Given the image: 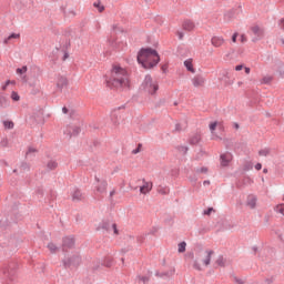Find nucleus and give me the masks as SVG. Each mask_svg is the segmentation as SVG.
<instances>
[{
  "mask_svg": "<svg viewBox=\"0 0 284 284\" xmlns=\"http://www.w3.org/2000/svg\"><path fill=\"white\" fill-rule=\"evenodd\" d=\"M244 68H245V65L239 64V65L235 67V71L241 72V70H244Z\"/></svg>",
  "mask_w": 284,
  "mask_h": 284,
  "instance_id": "4c0bfd02",
  "label": "nucleus"
},
{
  "mask_svg": "<svg viewBox=\"0 0 284 284\" xmlns=\"http://www.w3.org/2000/svg\"><path fill=\"white\" fill-rule=\"evenodd\" d=\"M74 245V237H64L63 246L64 247H72Z\"/></svg>",
  "mask_w": 284,
  "mask_h": 284,
  "instance_id": "f3484780",
  "label": "nucleus"
},
{
  "mask_svg": "<svg viewBox=\"0 0 284 284\" xmlns=\"http://www.w3.org/2000/svg\"><path fill=\"white\" fill-rule=\"evenodd\" d=\"M57 88H59L60 90L65 88V85H68V78L63 77V75H58L57 80Z\"/></svg>",
  "mask_w": 284,
  "mask_h": 284,
  "instance_id": "9b49d317",
  "label": "nucleus"
},
{
  "mask_svg": "<svg viewBox=\"0 0 284 284\" xmlns=\"http://www.w3.org/2000/svg\"><path fill=\"white\" fill-rule=\"evenodd\" d=\"M275 72L280 73V77H284V64L283 63L276 64Z\"/></svg>",
  "mask_w": 284,
  "mask_h": 284,
  "instance_id": "412c9836",
  "label": "nucleus"
},
{
  "mask_svg": "<svg viewBox=\"0 0 284 284\" xmlns=\"http://www.w3.org/2000/svg\"><path fill=\"white\" fill-rule=\"evenodd\" d=\"M16 81H10V80H8L6 83H4V85H2V90L3 91H6V90H8V85H16Z\"/></svg>",
  "mask_w": 284,
  "mask_h": 284,
  "instance_id": "c756f323",
  "label": "nucleus"
},
{
  "mask_svg": "<svg viewBox=\"0 0 284 284\" xmlns=\"http://www.w3.org/2000/svg\"><path fill=\"white\" fill-rule=\"evenodd\" d=\"M219 125H221V123L219 122H212L209 128L211 130V132L214 134V130H216V128H219Z\"/></svg>",
  "mask_w": 284,
  "mask_h": 284,
  "instance_id": "cd10ccee",
  "label": "nucleus"
},
{
  "mask_svg": "<svg viewBox=\"0 0 284 284\" xmlns=\"http://www.w3.org/2000/svg\"><path fill=\"white\" fill-rule=\"evenodd\" d=\"M21 34L19 33H12L8 37V39L4 40V43H8V41H11V39H19Z\"/></svg>",
  "mask_w": 284,
  "mask_h": 284,
  "instance_id": "a878e982",
  "label": "nucleus"
},
{
  "mask_svg": "<svg viewBox=\"0 0 284 284\" xmlns=\"http://www.w3.org/2000/svg\"><path fill=\"white\" fill-rule=\"evenodd\" d=\"M194 28H196L194 22H192L190 20H185L183 22V30H186V32H192V30H194Z\"/></svg>",
  "mask_w": 284,
  "mask_h": 284,
  "instance_id": "f8f14e48",
  "label": "nucleus"
},
{
  "mask_svg": "<svg viewBox=\"0 0 284 284\" xmlns=\"http://www.w3.org/2000/svg\"><path fill=\"white\" fill-rule=\"evenodd\" d=\"M95 190L99 194H104V192L108 190V182H105L104 180H98Z\"/></svg>",
  "mask_w": 284,
  "mask_h": 284,
  "instance_id": "1a4fd4ad",
  "label": "nucleus"
},
{
  "mask_svg": "<svg viewBox=\"0 0 284 284\" xmlns=\"http://www.w3.org/2000/svg\"><path fill=\"white\" fill-rule=\"evenodd\" d=\"M272 150L270 148H264L258 151V156H270Z\"/></svg>",
  "mask_w": 284,
  "mask_h": 284,
  "instance_id": "aec40b11",
  "label": "nucleus"
},
{
  "mask_svg": "<svg viewBox=\"0 0 284 284\" xmlns=\"http://www.w3.org/2000/svg\"><path fill=\"white\" fill-rule=\"evenodd\" d=\"M216 141H221V136H219V135H215V138H214Z\"/></svg>",
  "mask_w": 284,
  "mask_h": 284,
  "instance_id": "09e8293b",
  "label": "nucleus"
},
{
  "mask_svg": "<svg viewBox=\"0 0 284 284\" xmlns=\"http://www.w3.org/2000/svg\"><path fill=\"white\" fill-rule=\"evenodd\" d=\"M233 159H234V155H232V153H230V152H225V153L221 154L220 155L221 166L227 168V165H230V163H232Z\"/></svg>",
  "mask_w": 284,
  "mask_h": 284,
  "instance_id": "0eeeda50",
  "label": "nucleus"
},
{
  "mask_svg": "<svg viewBox=\"0 0 284 284\" xmlns=\"http://www.w3.org/2000/svg\"><path fill=\"white\" fill-rule=\"evenodd\" d=\"M212 212H214V209L213 207H209L206 211H204V214L206 216H210V214H212Z\"/></svg>",
  "mask_w": 284,
  "mask_h": 284,
  "instance_id": "c9c22d12",
  "label": "nucleus"
},
{
  "mask_svg": "<svg viewBox=\"0 0 284 284\" xmlns=\"http://www.w3.org/2000/svg\"><path fill=\"white\" fill-rule=\"evenodd\" d=\"M140 90H142L144 94L154 97L156 92H159V82L150 75H146L141 84Z\"/></svg>",
  "mask_w": 284,
  "mask_h": 284,
  "instance_id": "20e7f679",
  "label": "nucleus"
},
{
  "mask_svg": "<svg viewBox=\"0 0 284 284\" xmlns=\"http://www.w3.org/2000/svg\"><path fill=\"white\" fill-rule=\"evenodd\" d=\"M136 185H140V194H150L154 184L152 181H146L145 179H138L135 181Z\"/></svg>",
  "mask_w": 284,
  "mask_h": 284,
  "instance_id": "423d86ee",
  "label": "nucleus"
},
{
  "mask_svg": "<svg viewBox=\"0 0 284 284\" xmlns=\"http://www.w3.org/2000/svg\"><path fill=\"white\" fill-rule=\"evenodd\" d=\"M192 83L194 88H203V85H205V78H203V75H195L192 79Z\"/></svg>",
  "mask_w": 284,
  "mask_h": 284,
  "instance_id": "9d476101",
  "label": "nucleus"
},
{
  "mask_svg": "<svg viewBox=\"0 0 284 284\" xmlns=\"http://www.w3.org/2000/svg\"><path fill=\"white\" fill-rule=\"evenodd\" d=\"M239 38V33H234L233 36H232V41H233V43H236V39Z\"/></svg>",
  "mask_w": 284,
  "mask_h": 284,
  "instance_id": "58836bf2",
  "label": "nucleus"
},
{
  "mask_svg": "<svg viewBox=\"0 0 284 284\" xmlns=\"http://www.w3.org/2000/svg\"><path fill=\"white\" fill-rule=\"evenodd\" d=\"M184 65L189 72H192L194 74L196 71L194 70V65L192 64V59H187L184 61Z\"/></svg>",
  "mask_w": 284,
  "mask_h": 284,
  "instance_id": "2eb2a0df",
  "label": "nucleus"
},
{
  "mask_svg": "<svg viewBox=\"0 0 284 284\" xmlns=\"http://www.w3.org/2000/svg\"><path fill=\"white\" fill-rule=\"evenodd\" d=\"M280 28H282V30H284V19L280 20Z\"/></svg>",
  "mask_w": 284,
  "mask_h": 284,
  "instance_id": "c03bdc74",
  "label": "nucleus"
},
{
  "mask_svg": "<svg viewBox=\"0 0 284 284\" xmlns=\"http://www.w3.org/2000/svg\"><path fill=\"white\" fill-rule=\"evenodd\" d=\"M235 282H236L237 284H244V283H245V282H243V280H239V278H236Z\"/></svg>",
  "mask_w": 284,
  "mask_h": 284,
  "instance_id": "49530a36",
  "label": "nucleus"
},
{
  "mask_svg": "<svg viewBox=\"0 0 284 284\" xmlns=\"http://www.w3.org/2000/svg\"><path fill=\"white\" fill-rule=\"evenodd\" d=\"M4 128H7L8 130H12V128H14V122L6 121L4 122Z\"/></svg>",
  "mask_w": 284,
  "mask_h": 284,
  "instance_id": "473e14b6",
  "label": "nucleus"
},
{
  "mask_svg": "<svg viewBox=\"0 0 284 284\" xmlns=\"http://www.w3.org/2000/svg\"><path fill=\"white\" fill-rule=\"evenodd\" d=\"M190 256L191 258H193V261L191 262L193 270H196V272H203L205 267H207L212 262V256H214V251L201 250V251H197L195 255L192 253L186 254V257H190Z\"/></svg>",
  "mask_w": 284,
  "mask_h": 284,
  "instance_id": "f03ea898",
  "label": "nucleus"
},
{
  "mask_svg": "<svg viewBox=\"0 0 284 284\" xmlns=\"http://www.w3.org/2000/svg\"><path fill=\"white\" fill-rule=\"evenodd\" d=\"M275 212L277 214H282V216H284V203L283 204H277L275 207H274Z\"/></svg>",
  "mask_w": 284,
  "mask_h": 284,
  "instance_id": "4be33fe9",
  "label": "nucleus"
},
{
  "mask_svg": "<svg viewBox=\"0 0 284 284\" xmlns=\"http://www.w3.org/2000/svg\"><path fill=\"white\" fill-rule=\"evenodd\" d=\"M197 172H202V173L205 174L207 172V169L206 168H201V169L197 170Z\"/></svg>",
  "mask_w": 284,
  "mask_h": 284,
  "instance_id": "37998d69",
  "label": "nucleus"
},
{
  "mask_svg": "<svg viewBox=\"0 0 284 284\" xmlns=\"http://www.w3.org/2000/svg\"><path fill=\"white\" fill-rule=\"evenodd\" d=\"M112 229L114 230V234H118V233H119V231H116V224H113V225H112Z\"/></svg>",
  "mask_w": 284,
  "mask_h": 284,
  "instance_id": "a18cd8bd",
  "label": "nucleus"
},
{
  "mask_svg": "<svg viewBox=\"0 0 284 284\" xmlns=\"http://www.w3.org/2000/svg\"><path fill=\"white\" fill-rule=\"evenodd\" d=\"M62 112H63L64 114H68V108H63V109H62Z\"/></svg>",
  "mask_w": 284,
  "mask_h": 284,
  "instance_id": "de8ad7c7",
  "label": "nucleus"
},
{
  "mask_svg": "<svg viewBox=\"0 0 284 284\" xmlns=\"http://www.w3.org/2000/svg\"><path fill=\"white\" fill-rule=\"evenodd\" d=\"M244 72H245V74H250V72H252V70L250 69V67H244Z\"/></svg>",
  "mask_w": 284,
  "mask_h": 284,
  "instance_id": "ea45409f",
  "label": "nucleus"
},
{
  "mask_svg": "<svg viewBox=\"0 0 284 284\" xmlns=\"http://www.w3.org/2000/svg\"><path fill=\"white\" fill-rule=\"evenodd\" d=\"M251 34L253 43H256L257 41L265 39V28L254 24L251 27Z\"/></svg>",
  "mask_w": 284,
  "mask_h": 284,
  "instance_id": "39448f33",
  "label": "nucleus"
},
{
  "mask_svg": "<svg viewBox=\"0 0 284 284\" xmlns=\"http://www.w3.org/2000/svg\"><path fill=\"white\" fill-rule=\"evenodd\" d=\"M16 72L17 74H26V72H28V67L18 68Z\"/></svg>",
  "mask_w": 284,
  "mask_h": 284,
  "instance_id": "c85d7f7f",
  "label": "nucleus"
},
{
  "mask_svg": "<svg viewBox=\"0 0 284 284\" xmlns=\"http://www.w3.org/2000/svg\"><path fill=\"white\" fill-rule=\"evenodd\" d=\"M11 99H12V101H21V97L16 91H12Z\"/></svg>",
  "mask_w": 284,
  "mask_h": 284,
  "instance_id": "bb28decb",
  "label": "nucleus"
},
{
  "mask_svg": "<svg viewBox=\"0 0 284 284\" xmlns=\"http://www.w3.org/2000/svg\"><path fill=\"white\" fill-rule=\"evenodd\" d=\"M237 85H239V88H241V85H243V82H237Z\"/></svg>",
  "mask_w": 284,
  "mask_h": 284,
  "instance_id": "8fccbe9b",
  "label": "nucleus"
},
{
  "mask_svg": "<svg viewBox=\"0 0 284 284\" xmlns=\"http://www.w3.org/2000/svg\"><path fill=\"white\" fill-rule=\"evenodd\" d=\"M216 264H217V265H224V263H223V257H220V258L216 261Z\"/></svg>",
  "mask_w": 284,
  "mask_h": 284,
  "instance_id": "79ce46f5",
  "label": "nucleus"
},
{
  "mask_svg": "<svg viewBox=\"0 0 284 284\" xmlns=\"http://www.w3.org/2000/svg\"><path fill=\"white\" fill-rule=\"evenodd\" d=\"M281 43L284 45V38H283V39H281Z\"/></svg>",
  "mask_w": 284,
  "mask_h": 284,
  "instance_id": "5fc2aeb1",
  "label": "nucleus"
},
{
  "mask_svg": "<svg viewBox=\"0 0 284 284\" xmlns=\"http://www.w3.org/2000/svg\"><path fill=\"white\" fill-rule=\"evenodd\" d=\"M72 197H73V201H81V199H83V194L81 193V191H75Z\"/></svg>",
  "mask_w": 284,
  "mask_h": 284,
  "instance_id": "5701e85b",
  "label": "nucleus"
},
{
  "mask_svg": "<svg viewBox=\"0 0 284 284\" xmlns=\"http://www.w3.org/2000/svg\"><path fill=\"white\" fill-rule=\"evenodd\" d=\"M47 166H48L49 170H57L59 164L55 161H49Z\"/></svg>",
  "mask_w": 284,
  "mask_h": 284,
  "instance_id": "b1692460",
  "label": "nucleus"
},
{
  "mask_svg": "<svg viewBox=\"0 0 284 284\" xmlns=\"http://www.w3.org/2000/svg\"><path fill=\"white\" fill-rule=\"evenodd\" d=\"M204 185H210V181H204Z\"/></svg>",
  "mask_w": 284,
  "mask_h": 284,
  "instance_id": "3c124183",
  "label": "nucleus"
},
{
  "mask_svg": "<svg viewBox=\"0 0 284 284\" xmlns=\"http://www.w3.org/2000/svg\"><path fill=\"white\" fill-rule=\"evenodd\" d=\"M112 194H114V191H113V192H111V196H112Z\"/></svg>",
  "mask_w": 284,
  "mask_h": 284,
  "instance_id": "4d7b16f0",
  "label": "nucleus"
},
{
  "mask_svg": "<svg viewBox=\"0 0 284 284\" xmlns=\"http://www.w3.org/2000/svg\"><path fill=\"white\" fill-rule=\"evenodd\" d=\"M133 190H139V185L133 186Z\"/></svg>",
  "mask_w": 284,
  "mask_h": 284,
  "instance_id": "864d4df0",
  "label": "nucleus"
},
{
  "mask_svg": "<svg viewBox=\"0 0 284 284\" xmlns=\"http://www.w3.org/2000/svg\"><path fill=\"white\" fill-rule=\"evenodd\" d=\"M246 205H247L251 210H254V207H256V196H254V195H248V196H247V201H246Z\"/></svg>",
  "mask_w": 284,
  "mask_h": 284,
  "instance_id": "ddd939ff",
  "label": "nucleus"
},
{
  "mask_svg": "<svg viewBox=\"0 0 284 284\" xmlns=\"http://www.w3.org/2000/svg\"><path fill=\"white\" fill-rule=\"evenodd\" d=\"M224 44H225V39L223 37L214 36L213 38H211V45H213V48H221Z\"/></svg>",
  "mask_w": 284,
  "mask_h": 284,
  "instance_id": "6e6552de",
  "label": "nucleus"
},
{
  "mask_svg": "<svg viewBox=\"0 0 284 284\" xmlns=\"http://www.w3.org/2000/svg\"><path fill=\"white\" fill-rule=\"evenodd\" d=\"M22 80L26 82V81H28V78L24 75V77L22 78Z\"/></svg>",
  "mask_w": 284,
  "mask_h": 284,
  "instance_id": "603ef678",
  "label": "nucleus"
},
{
  "mask_svg": "<svg viewBox=\"0 0 284 284\" xmlns=\"http://www.w3.org/2000/svg\"><path fill=\"white\" fill-rule=\"evenodd\" d=\"M176 270L174 267L169 268L166 272L161 273L162 278H172Z\"/></svg>",
  "mask_w": 284,
  "mask_h": 284,
  "instance_id": "4468645a",
  "label": "nucleus"
},
{
  "mask_svg": "<svg viewBox=\"0 0 284 284\" xmlns=\"http://www.w3.org/2000/svg\"><path fill=\"white\" fill-rule=\"evenodd\" d=\"M105 267H112V258H108V261L104 262Z\"/></svg>",
  "mask_w": 284,
  "mask_h": 284,
  "instance_id": "e433bc0d",
  "label": "nucleus"
},
{
  "mask_svg": "<svg viewBox=\"0 0 284 284\" xmlns=\"http://www.w3.org/2000/svg\"><path fill=\"white\" fill-rule=\"evenodd\" d=\"M274 81V77L273 75H264L261 80V83L263 85H270V83H272Z\"/></svg>",
  "mask_w": 284,
  "mask_h": 284,
  "instance_id": "dca6fc26",
  "label": "nucleus"
},
{
  "mask_svg": "<svg viewBox=\"0 0 284 284\" xmlns=\"http://www.w3.org/2000/svg\"><path fill=\"white\" fill-rule=\"evenodd\" d=\"M187 247V243L181 242L178 244V252L179 254H183Z\"/></svg>",
  "mask_w": 284,
  "mask_h": 284,
  "instance_id": "6ab92c4d",
  "label": "nucleus"
},
{
  "mask_svg": "<svg viewBox=\"0 0 284 284\" xmlns=\"http://www.w3.org/2000/svg\"><path fill=\"white\" fill-rule=\"evenodd\" d=\"M30 154H37V150L34 148H29L27 151V156H30Z\"/></svg>",
  "mask_w": 284,
  "mask_h": 284,
  "instance_id": "72a5a7b5",
  "label": "nucleus"
},
{
  "mask_svg": "<svg viewBox=\"0 0 284 284\" xmlns=\"http://www.w3.org/2000/svg\"><path fill=\"white\" fill-rule=\"evenodd\" d=\"M48 250L49 252H51V254H57V252H59V246H57V244L54 243H49Z\"/></svg>",
  "mask_w": 284,
  "mask_h": 284,
  "instance_id": "a211bd4d",
  "label": "nucleus"
},
{
  "mask_svg": "<svg viewBox=\"0 0 284 284\" xmlns=\"http://www.w3.org/2000/svg\"><path fill=\"white\" fill-rule=\"evenodd\" d=\"M240 41H241V43H247V37H245V34H241Z\"/></svg>",
  "mask_w": 284,
  "mask_h": 284,
  "instance_id": "f704fd0d",
  "label": "nucleus"
},
{
  "mask_svg": "<svg viewBox=\"0 0 284 284\" xmlns=\"http://www.w3.org/2000/svg\"><path fill=\"white\" fill-rule=\"evenodd\" d=\"M106 87L111 90H130V73H128V69L113 64L110 75L106 78Z\"/></svg>",
  "mask_w": 284,
  "mask_h": 284,
  "instance_id": "f257e3e1",
  "label": "nucleus"
},
{
  "mask_svg": "<svg viewBox=\"0 0 284 284\" xmlns=\"http://www.w3.org/2000/svg\"><path fill=\"white\" fill-rule=\"evenodd\" d=\"M159 61H161L159 52L152 48L141 49L138 53V63L145 70H151V68L159 65Z\"/></svg>",
  "mask_w": 284,
  "mask_h": 284,
  "instance_id": "7ed1b4c3",
  "label": "nucleus"
},
{
  "mask_svg": "<svg viewBox=\"0 0 284 284\" xmlns=\"http://www.w3.org/2000/svg\"><path fill=\"white\" fill-rule=\"evenodd\" d=\"M199 141H201V135H195V136L191 138L192 145H196V143H199Z\"/></svg>",
  "mask_w": 284,
  "mask_h": 284,
  "instance_id": "7c9ffc66",
  "label": "nucleus"
},
{
  "mask_svg": "<svg viewBox=\"0 0 284 284\" xmlns=\"http://www.w3.org/2000/svg\"><path fill=\"white\" fill-rule=\"evenodd\" d=\"M93 6L97 8L99 12H103V10H105V7H103V4H101L100 1L94 2Z\"/></svg>",
  "mask_w": 284,
  "mask_h": 284,
  "instance_id": "393cba45",
  "label": "nucleus"
},
{
  "mask_svg": "<svg viewBox=\"0 0 284 284\" xmlns=\"http://www.w3.org/2000/svg\"><path fill=\"white\" fill-rule=\"evenodd\" d=\"M180 39H183V34L182 33H180Z\"/></svg>",
  "mask_w": 284,
  "mask_h": 284,
  "instance_id": "6e6d98bb",
  "label": "nucleus"
},
{
  "mask_svg": "<svg viewBox=\"0 0 284 284\" xmlns=\"http://www.w3.org/2000/svg\"><path fill=\"white\" fill-rule=\"evenodd\" d=\"M262 168H263V164H261V163H257V164H255V170H262Z\"/></svg>",
  "mask_w": 284,
  "mask_h": 284,
  "instance_id": "a19ab883",
  "label": "nucleus"
},
{
  "mask_svg": "<svg viewBox=\"0 0 284 284\" xmlns=\"http://www.w3.org/2000/svg\"><path fill=\"white\" fill-rule=\"evenodd\" d=\"M159 194L165 195V194H170V189L169 187H161L159 189Z\"/></svg>",
  "mask_w": 284,
  "mask_h": 284,
  "instance_id": "2f4dec72",
  "label": "nucleus"
}]
</instances>
